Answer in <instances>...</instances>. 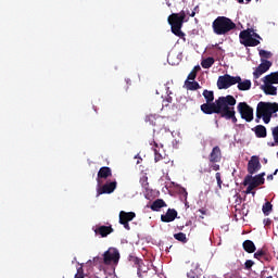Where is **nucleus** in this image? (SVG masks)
I'll use <instances>...</instances> for the list:
<instances>
[{
  "mask_svg": "<svg viewBox=\"0 0 278 278\" xmlns=\"http://www.w3.org/2000/svg\"><path fill=\"white\" fill-rule=\"evenodd\" d=\"M226 103L233 105V100L229 96H222L215 102H206L200 106L203 114H223Z\"/></svg>",
  "mask_w": 278,
  "mask_h": 278,
  "instance_id": "obj_1",
  "label": "nucleus"
},
{
  "mask_svg": "<svg viewBox=\"0 0 278 278\" xmlns=\"http://www.w3.org/2000/svg\"><path fill=\"white\" fill-rule=\"evenodd\" d=\"M212 28L216 36H225L236 29V23L227 16H218L213 21Z\"/></svg>",
  "mask_w": 278,
  "mask_h": 278,
  "instance_id": "obj_2",
  "label": "nucleus"
},
{
  "mask_svg": "<svg viewBox=\"0 0 278 278\" xmlns=\"http://www.w3.org/2000/svg\"><path fill=\"white\" fill-rule=\"evenodd\" d=\"M277 108H275V102H258L256 106V118H263L265 125L270 123L274 114H277Z\"/></svg>",
  "mask_w": 278,
  "mask_h": 278,
  "instance_id": "obj_3",
  "label": "nucleus"
},
{
  "mask_svg": "<svg viewBox=\"0 0 278 278\" xmlns=\"http://www.w3.org/2000/svg\"><path fill=\"white\" fill-rule=\"evenodd\" d=\"M184 21H186V11H181L180 13H173L168 16V24L172 27V34L178 36V38H184L186 34L181 31V27H184Z\"/></svg>",
  "mask_w": 278,
  "mask_h": 278,
  "instance_id": "obj_4",
  "label": "nucleus"
},
{
  "mask_svg": "<svg viewBox=\"0 0 278 278\" xmlns=\"http://www.w3.org/2000/svg\"><path fill=\"white\" fill-rule=\"evenodd\" d=\"M266 173H261L258 175H247L243 180V186H248L245 190V194H252V197H255V188H258V186H264L266 179Z\"/></svg>",
  "mask_w": 278,
  "mask_h": 278,
  "instance_id": "obj_5",
  "label": "nucleus"
},
{
  "mask_svg": "<svg viewBox=\"0 0 278 278\" xmlns=\"http://www.w3.org/2000/svg\"><path fill=\"white\" fill-rule=\"evenodd\" d=\"M230 99H232V104L226 103L224 105V109L222 111V118H225L226 121H232L233 124L238 123V117H236V98L233 96H229Z\"/></svg>",
  "mask_w": 278,
  "mask_h": 278,
  "instance_id": "obj_6",
  "label": "nucleus"
},
{
  "mask_svg": "<svg viewBox=\"0 0 278 278\" xmlns=\"http://www.w3.org/2000/svg\"><path fill=\"white\" fill-rule=\"evenodd\" d=\"M240 81V76H231L229 74H225L219 76L217 79V88L218 90H227L231 88V86H236Z\"/></svg>",
  "mask_w": 278,
  "mask_h": 278,
  "instance_id": "obj_7",
  "label": "nucleus"
},
{
  "mask_svg": "<svg viewBox=\"0 0 278 278\" xmlns=\"http://www.w3.org/2000/svg\"><path fill=\"white\" fill-rule=\"evenodd\" d=\"M253 29L248 28L245 30H242L239 34L240 42L243 45V47H257L260 45V40L256 38H253Z\"/></svg>",
  "mask_w": 278,
  "mask_h": 278,
  "instance_id": "obj_8",
  "label": "nucleus"
},
{
  "mask_svg": "<svg viewBox=\"0 0 278 278\" xmlns=\"http://www.w3.org/2000/svg\"><path fill=\"white\" fill-rule=\"evenodd\" d=\"M223 160V152L220 151V147L216 146L212 149L208 155L210 168L212 170H220V165L218 162Z\"/></svg>",
  "mask_w": 278,
  "mask_h": 278,
  "instance_id": "obj_9",
  "label": "nucleus"
},
{
  "mask_svg": "<svg viewBox=\"0 0 278 278\" xmlns=\"http://www.w3.org/2000/svg\"><path fill=\"white\" fill-rule=\"evenodd\" d=\"M237 112H239L241 118L245 123H251L254 118L253 109L247 102H239L237 105Z\"/></svg>",
  "mask_w": 278,
  "mask_h": 278,
  "instance_id": "obj_10",
  "label": "nucleus"
},
{
  "mask_svg": "<svg viewBox=\"0 0 278 278\" xmlns=\"http://www.w3.org/2000/svg\"><path fill=\"white\" fill-rule=\"evenodd\" d=\"M104 264L110 266V264H117L118 260H121V253L116 248H110L103 254Z\"/></svg>",
  "mask_w": 278,
  "mask_h": 278,
  "instance_id": "obj_11",
  "label": "nucleus"
},
{
  "mask_svg": "<svg viewBox=\"0 0 278 278\" xmlns=\"http://www.w3.org/2000/svg\"><path fill=\"white\" fill-rule=\"evenodd\" d=\"M146 123H149V125H152V127H156V131H160L165 128V119L162 116H155V115H148L146 116Z\"/></svg>",
  "mask_w": 278,
  "mask_h": 278,
  "instance_id": "obj_12",
  "label": "nucleus"
},
{
  "mask_svg": "<svg viewBox=\"0 0 278 278\" xmlns=\"http://www.w3.org/2000/svg\"><path fill=\"white\" fill-rule=\"evenodd\" d=\"M136 218V214L134 212H125L121 211L119 212V225H123L124 228L129 231L131 227L129 226V223H131L132 219Z\"/></svg>",
  "mask_w": 278,
  "mask_h": 278,
  "instance_id": "obj_13",
  "label": "nucleus"
},
{
  "mask_svg": "<svg viewBox=\"0 0 278 278\" xmlns=\"http://www.w3.org/2000/svg\"><path fill=\"white\" fill-rule=\"evenodd\" d=\"M116 186H118L116 180L106 181L104 185L97 189V197H101V194H112V192L116 190Z\"/></svg>",
  "mask_w": 278,
  "mask_h": 278,
  "instance_id": "obj_14",
  "label": "nucleus"
},
{
  "mask_svg": "<svg viewBox=\"0 0 278 278\" xmlns=\"http://www.w3.org/2000/svg\"><path fill=\"white\" fill-rule=\"evenodd\" d=\"M262 169V163H260V156L253 155L248 162V173L249 175H255Z\"/></svg>",
  "mask_w": 278,
  "mask_h": 278,
  "instance_id": "obj_15",
  "label": "nucleus"
},
{
  "mask_svg": "<svg viewBox=\"0 0 278 278\" xmlns=\"http://www.w3.org/2000/svg\"><path fill=\"white\" fill-rule=\"evenodd\" d=\"M150 144L154 151V162H161V160H164V146L157 144L155 140H152Z\"/></svg>",
  "mask_w": 278,
  "mask_h": 278,
  "instance_id": "obj_16",
  "label": "nucleus"
},
{
  "mask_svg": "<svg viewBox=\"0 0 278 278\" xmlns=\"http://www.w3.org/2000/svg\"><path fill=\"white\" fill-rule=\"evenodd\" d=\"M109 177H112V168H110L109 166L101 167L97 176L98 186H101L103 184L101 179H108Z\"/></svg>",
  "mask_w": 278,
  "mask_h": 278,
  "instance_id": "obj_17",
  "label": "nucleus"
},
{
  "mask_svg": "<svg viewBox=\"0 0 278 278\" xmlns=\"http://www.w3.org/2000/svg\"><path fill=\"white\" fill-rule=\"evenodd\" d=\"M96 236H101V238H108L110 233H114V228H112V225L110 226H98L94 229Z\"/></svg>",
  "mask_w": 278,
  "mask_h": 278,
  "instance_id": "obj_18",
  "label": "nucleus"
},
{
  "mask_svg": "<svg viewBox=\"0 0 278 278\" xmlns=\"http://www.w3.org/2000/svg\"><path fill=\"white\" fill-rule=\"evenodd\" d=\"M177 210L175 208H168L166 214L161 215L162 223H173L175 218H177Z\"/></svg>",
  "mask_w": 278,
  "mask_h": 278,
  "instance_id": "obj_19",
  "label": "nucleus"
},
{
  "mask_svg": "<svg viewBox=\"0 0 278 278\" xmlns=\"http://www.w3.org/2000/svg\"><path fill=\"white\" fill-rule=\"evenodd\" d=\"M252 131H254L256 138H266L267 130L264 125H256L254 128H252Z\"/></svg>",
  "mask_w": 278,
  "mask_h": 278,
  "instance_id": "obj_20",
  "label": "nucleus"
},
{
  "mask_svg": "<svg viewBox=\"0 0 278 278\" xmlns=\"http://www.w3.org/2000/svg\"><path fill=\"white\" fill-rule=\"evenodd\" d=\"M262 90L265 92V94H270L271 97L277 96V87L268 83H264V85L262 86Z\"/></svg>",
  "mask_w": 278,
  "mask_h": 278,
  "instance_id": "obj_21",
  "label": "nucleus"
},
{
  "mask_svg": "<svg viewBox=\"0 0 278 278\" xmlns=\"http://www.w3.org/2000/svg\"><path fill=\"white\" fill-rule=\"evenodd\" d=\"M166 206H167V204H166V202H164V200L157 199V200H155V201L151 204L150 208L152 210V212H160V210H161L162 207H166Z\"/></svg>",
  "mask_w": 278,
  "mask_h": 278,
  "instance_id": "obj_22",
  "label": "nucleus"
},
{
  "mask_svg": "<svg viewBox=\"0 0 278 278\" xmlns=\"http://www.w3.org/2000/svg\"><path fill=\"white\" fill-rule=\"evenodd\" d=\"M263 81L264 84H278V75L276 74V72L269 74V75H266L264 78H263Z\"/></svg>",
  "mask_w": 278,
  "mask_h": 278,
  "instance_id": "obj_23",
  "label": "nucleus"
},
{
  "mask_svg": "<svg viewBox=\"0 0 278 278\" xmlns=\"http://www.w3.org/2000/svg\"><path fill=\"white\" fill-rule=\"evenodd\" d=\"M238 89L241 91L251 90V80L245 79L242 81V78L240 77V81H237Z\"/></svg>",
  "mask_w": 278,
  "mask_h": 278,
  "instance_id": "obj_24",
  "label": "nucleus"
},
{
  "mask_svg": "<svg viewBox=\"0 0 278 278\" xmlns=\"http://www.w3.org/2000/svg\"><path fill=\"white\" fill-rule=\"evenodd\" d=\"M243 250L247 253H255V251H256L255 243H253V241H251V240H245L243 242Z\"/></svg>",
  "mask_w": 278,
  "mask_h": 278,
  "instance_id": "obj_25",
  "label": "nucleus"
},
{
  "mask_svg": "<svg viewBox=\"0 0 278 278\" xmlns=\"http://www.w3.org/2000/svg\"><path fill=\"white\" fill-rule=\"evenodd\" d=\"M185 88H187L188 90H199V89H201V85H199L198 81L186 80Z\"/></svg>",
  "mask_w": 278,
  "mask_h": 278,
  "instance_id": "obj_26",
  "label": "nucleus"
},
{
  "mask_svg": "<svg viewBox=\"0 0 278 278\" xmlns=\"http://www.w3.org/2000/svg\"><path fill=\"white\" fill-rule=\"evenodd\" d=\"M214 62H215L214 58L208 56V58L202 60L201 66H202V68H212V66H214Z\"/></svg>",
  "mask_w": 278,
  "mask_h": 278,
  "instance_id": "obj_27",
  "label": "nucleus"
},
{
  "mask_svg": "<svg viewBox=\"0 0 278 278\" xmlns=\"http://www.w3.org/2000/svg\"><path fill=\"white\" fill-rule=\"evenodd\" d=\"M270 66H273V62H270L268 60H263L262 63L257 67L261 68V71L263 73H266L270 70Z\"/></svg>",
  "mask_w": 278,
  "mask_h": 278,
  "instance_id": "obj_28",
  "label": "nucleus"
},
{
  "mask_svg": "<svg viewBox=\"0 0 278 278\" xmlns=\"http://www.w3.org/2000/svg\"><path fill=\"white\" fill-rule=\"evenodd\" d=\"M202 94H203L206 103H214L213 102L214 101V91H210V90L205 89Z\"/></svg>",
  "mask_w": 278,
  "mask_h": 278,
  "instance_id": "obj_29",
  "label": "nucleus"
},
{
  "mask_svg": "<svg viewBox=\"0 0 278 278\" xmlns=\"http://www.w3.org/2000/svg\"><path fill=\"white\" fill-rule=\"evenodd\" d=\"M262 212L264 216H269L270 212H273V204L270 202H266L262 207Z\"/></svg>",
  "mask_w": 278,
  "mask_h": 278,
  "instance_id": "obj_30",
  "label": "nucleus"
},
{
  "mask_svg": "<svg viewBox=\"0 0 278 278\" xmlns=\"http://www.w3.org/2000/svg\"><path fill=\"white\" fill-rule=\"evenodd\" d=\"M175 240H178V242H182V244H186L188 242V238L186 237V233L178 232L174 235Z\"/></svg>",
  "mask_w": 278,
  "mask_h": 278,
  "instance_id": "obj_31",
  "label": "nucleus"
},
{
  "mask_svg": "<svg viewBox=\"0 0 278 278\" xmlns=\"http://www.w3.org/2000/svg\"><path fill=\"white\" fill-rule=\"evenodd\" d=\"M140 184L144 190H149V178L147 176L140 178Z\"/></svg>",
  "mask_w": 278,
  "mask_h": 278,
  "instance_id": "obj_32",
  "label": "nucleus"
},
{
  "mask_svg": "<svg viewBox=\"0 0 278 278\" xmlns=\"http://www.w3.org/2000/svg\"><path fill=\"white\" fill-rule=\"evenodd\" d=\"M215 179L217 181V186H218L219 190H222L223 189V178L220 176V173L217 172L215 174Z\"/></svg>",
  "mask_w": 278,
  "mask_h": 278,
  "instance_id": "obj_33",
  "label": "nucleus"
},
{
  "mask_svg": "<svg viewBox=\"0 0 278 278\" xmlns=\"http://www.w3.org/2000/svg\"><path fill=\"white\" fill-rule=\"evenodd\" d=\"M262 75H264V72L261 68L256 67V70L253 73L254 79H260Z\"/></svg>",
  "mask_w": 278,
  "mask_h": 278,
  "instance_id": "obj_34",
  "label": "nucleus"
},
{
  "mask_svg": "<svg viewBox=\"0 0 278 278\" xmlns=\"http://www.w3.org/2000/svg\"><path fill=\"white\" fill-rule=\"evenodd\" d=\"M254 264H255V262H253L252 260L245 261V263H244L245 270H251V268H253Z\"/></svg>",
  "mask_w": 278,
  "mask_h": 278,
  "instance_id": "obj_35",
  "label": "nucleus"
},
{
  "mask_svg": "<svg viewBox=\"0 0 278 278\" xmlns=\"http://www.w3.org/2000/svg\"><path fill=\"white\" fill-rule=\"evenodd\" d=\"M194 79H197V72L192 70L187 77V81H194Z\"/></svg>",
  "mask_w": 278,
  "mask_h": 278,
  "instance_id": "obj_36",
  "label": "nucleus"
},
{
  "mask_svg": "<svg viewBox=\"0 0 278 278\" xmlns=\"http://www.w3.org/2000/svg\"><path fill=\"white\" fill-rule=\"evenodd\" d=\"M264 255H266L264 250H258L256 253H254L255 260H260L261 257H264Z\"/></svg>",
  "mask_w": 278,
  "mask_h": 278,
  "instance_id": "obj_37",
  "label": "nucleus"
},
{
  "mask_svg": "<svg viewBox=\"0 0 278 278\" xmlns=\"http://www.w3.org/2000/svg\"><path fill=\"white\" fill-rule=\"evenodd\" d=\"M132 262L136 266H138V270H140V268H142V260L138 258V257H134Z\"/></svg>",
  "mask_w": 278,
  "mask_h": 278,
  "instance_id": "obj_38",
  "label": "nucleus"
},
{
  "mask_svg": "<svg viewBox=\"0 0 278 278\" xmlns=\"http://www.w3.org/2000/svg\"><path fill=\"white\" fill-rule=\"evenodd\" d=\"M260 55H261V58H265L266 60H268V58H270V52H268L266 50H261Z\"/></svg>",
  "mask_w": 278,
  "mask_h": 278,
  "instance_id": "obj_39",
  "label": "nucleus"
},
{
  "mask_svg": "<svg viewBox=\"0 0 278 278\" xmlns=\"http://www.w3.org/2000/svg\"><path fill=\"white\" fill-rule=\"evenodd\" d=\"M74 278H84V268L83 267H79L77 269V273L76 275L74 276Z\"/></svg>",
  "mask_w": 278,
  "mask_h": 278,
  "instance_id": "obj_40",
  "label": "nucleus"
},
{
  "mask_svg": "<svg viewBox=\"0 0 278 278\" xmlns=\"http://www.w3.org/2000/svg\"><path fill=\"white\" fill-rule=\"evenodd\" d=\"M252 38H258V40H262V37L260 36V34L254 33L253 30H252Z\"/></svg>",
  "mask_w": 278,
  "mask_h": 278,
  "instance_id": "obj_41",
  "label": "nucleus"
},
{
  "mask_svg": "<svg viewBox=\"0 0 278 278\" xmlns=\"http://www.w3.org/2000/svg\"><path fill=\"white\" fill-rule=\"evenodd\" d=\"M263 223H264V225H265L266 227H268V225H270V223H273V222L270 220V218H265V219L263 220Z\"/></svg>",
  "mask_w": 278,
  "mask_h": 278,
  "instance_id": "obj_42",
  "label": "nucleus"
},
{
  "mask_svg": "<svg viewBox=\"0 0 278 278\" xmlns=\"http://www.w3.org/2000/svg\"><path fill=\"white\" fill-rule=\"evenodd\" d=\"M198 212H200V214H202L203 216H205V214H207V211H205L204 208H200Z\"/></svg>",
  "mask_w": 278,
  "mask_h": 278,
  "instance_id": "obj_43",
  "label": "nucleus"
},
{
  "mask_svg": "<svg viewBox=\"0 0 278 278\" xmlns=\"http://www.w3.org/2000/svg\"><path fill=\"white\" fill-rule=\"evenodd\" d=\"M273 179H274L273 174H270V175L267 176V181H273Z\"/></svg>",
  "mask_w": 278,
  "mask_h": 278,
  "instance_id": "obj_44",
  "label": "nucleus"
},
{
  "mask_svg": "<svg viewBox=\"0 0 278 278\" xmlns=\"http://www.w3.org/2000/svg\"><path fill=\"white\" fill-rule=\"evenodd\" d=\"M193 71L197 73L198 71H201V66H195L194 68H193Z\"/></svg>",
  "mask_w": 278,
  "mask_h": 278,
  "instance_id": "obj_45",
  "label": "nucleus"
},
{
  "mask_svg": "<svg viewBox=\"0 0 278 278\" xmlns=\"http://www.w3.org/2000/svg\"><path fill=\"white\" fill-rule=\"evenodd\" d=\"M238 3H244V0H237Z\"/></svg>",
  "mask_w": 278,
  "mask_h": 278,
  "instance_id": "obj_46",
  "label": "nucleus"
},
{
  "mask_svg": "<svg viewBox=\"0 0 278 278\" xmlns=\"http://www.w3.org/2000/svg\"><path fill=\"white\" fill-rule=\"evenodd\" d=\"M195 14H197V13L192 12V13L190 14V16L194 17Z\"/></svg>",
  "mask_w": 278,
  "mask_h": 278,
  "instance_id": "obj_47",
  "label": "nucleus"
},
{
  "mask_svg": "<svg viewBox=\"0 0 278 278\" xmlns=\"http://www.w3.org/2000/svg\"><path fill=\"white\" fill-rule=\"evenodd\" d=\"M261 119H262V118H257V117H256V119H255V121H256V123H260V121H261Z\"/></svg>",
  "mask_w": 278,
  "mask_h": 278,
  "instance_id": "obj_48",
  "label": "nucleus"
},
{
  "mask_svg": "<svg viewBox=\"0 0 278 278\" xmlns=\"http://www.w3.org/2000/svg\"><path fill=\"white\" fill-rule=\"evenodd\" d=\"M187 277H189V278H195L194 276H190V275H187Z\"/></svg>",
  "mask_w": 278,
  "mask_h": 278,
  "instance_id": "obj_49",
  "label": "nucleus"
},
{
  "mask_svg": "<svg viewBox=\"0 0 278 278\" xmlns=\"http://www.w3.org/2000/svg\"><path fill=\"white\" fill-rule=\"evenodd\" d=\"M277 173H278V169H276V170L274 172V175H277Z\"/></svg>",
  "mask_w": 278,
  "mask_h": 278,
  "instance_id": "obj_50",
  "label": "nucleus"
},
{
  "mask_svg": "<svg viewBox=\"0 0 278 278\" xmlns=\"http://www.w3.org/2000/svg\"><path fill=\"white\" fill-rule=\"evenodd\" d=\"M185 197H188V191H185Z\"/></svg>",
  "mask_w": 278,
  "mask_h": 278,
  "instance_id": "obj_51",
  "label": "nucleus"
},
{
  "mask_svg": "<svg viewBox=\"0 0 278 278\" xmlns=\"http://www.w3.org/2000/svg\"><path fill=\"white\" fill-rule=\"evenodd\" d=\"M179 229H180V231H182L184 230V226H181Z\"/></svg>",
  "mask_w": 278,
  "mask_h": 278,
  "instance_id": "obj_52",
  "label": "nucleus"
},
{
  "mask_svg": "<svg viewBox=\"0 0 278 278\" xmlns=\"http://www.w3.org/2000/svg\"><path fill=\"white\" fill-rule=\"evenodd\" d=\"M247 1V3H251V0H245Z\"/></svg>",
  "mask_w": 278,
  "mask_h": 278,
  "instance_id": "obj_53",
  "label": "nucleus"
},
{
  "mask_svg": "<svg viewBox=\"0 0 278 278\" xmlns=\"http://www.w3.org/2000/svg\"><path fill=\"white\" fill-rule=\"evenodd\" d=\"M267 278H273V276H268Z\"/></svg>",
  "mask_w": 278,
  "mask_h": 278,
  "instance_id": "obj_54",
  "label": "nucleus"
}]
</instances>
